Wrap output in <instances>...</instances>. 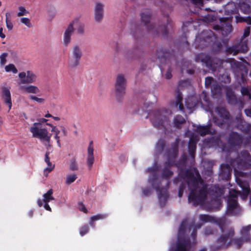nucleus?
Instances as JSON below:
<instances>
[{"label": "nucleus", "instance_id": "nucleus-37", "mask_svg": "<svg viewBox=\"0 0 251 251\" xmlns=\"http://www.w3.org/2000/svg\"><path fill=\"white\" fill-rule=\"evenodd\" d=\"M50 152L47 151L45 154V161L47 163L48 167L45 169V171H47L49 172H50L52 171L54 167V165H52L51 162H50V158L49 157Z\"/></svg>", "mask_w": 251, "mask_h": 251}, {"label": "nucleus", "instance_id": "nucleus-4", "mask_svg": "<svg viewBox=\"0 0 251 251\" xmlns=\"http://www.w3.org/2000/svg\"><path fill=\"white\" fill-rule=\"evenodd\" d=\"M187 225L186 220H184L181 222L176 244L171 246L170 251H189L191 248L190 239L185 236Z\"/></svg>", "mask_w": 251, "mask_h": 251}, {"label": "nucleus", "instance_id": "nucleus-42", "mask_svg": "<svg viewBox=\"0 0 251 251\" xmlns=\"http://www.w3.org/2000/svg\"><path fill=\"white\" fill-rule=\"evenodd\" d=\"M53 194L52 189H50L48 191V192L43 195L44 202H49L50 200H53L54 199L52 197Z\"/></svg>", "mask_w": 251, "mask_h": 251}, {"label": "nucleus", "instance_id": "nucleus-2", "mask_svg": "<svg viewBox=\"0 0 251 251\" xmlns=\"http://www.w3.org/2000/svg\"><path fill=\"white\" fill-rule=\"evenodd\" d=\"M246 173L242 171H238L235 169V179L237 184L241 188V192L236 191L234 193H230L227 198L226 213L230 216L239 215L241 213V208L237 201V194L247 196L250 192V185L248 181L245 180Z\"/></svg>", "mask_w": 251, "mask_h": 251}, {"label": "nucleus", "instance_id": "nucleus-44", "mask_svg": "<svg viewBox=\"0 0 251 251\" xmlns=\"http://www.w3.org/2000/svg\"><path fill=\"white\" fill-rule=\"evenodd\" d=\"M211 93L214 96L219 95L221 94V88L217 84H213L211 87Z\"/></svg>", "mask_w": 251, "mask_h": 251}, {"label": "nucleus", "instance_id": "nucleus-15", "mask_svg": "<svg viewBox=\"0 0 251 251\" xmlns=\"http://www.w3.org/2000/svg\"><path fill=\"white\" fill-rule=\"evenodd\" d=\"M243 140L244 138L242 135L237 132L232 131L228 136L227 142L231 146L239 147L241 146Z\"/></svg>", "mask_w": 251, "mask_h": 251}, {"label": "nucleus", "instance_id": "nucleus-27", "mask_svg": "<svg viewBox=\"0 0 251 251\" xmlns=\"http://www.w3.org/2000/svg\"><path fill=\"white\" fill-rule=\"evenodd\" d=\"M197 138L195 136H191L190 137L189 141L188 144L189 154L191 158L195 157L196 148H197Z\"/></svg>", "mask_w": 251, "mask_h": 251}, {"label": "nucleus", "instance_id": "nucleus-30", "mask_svg": "<svg viewBox=\"0 0 251 251\" xmlns=\"http://www.w3.org/2000/svg\"><path fill=\"white\" fill-rule=\"evenodd\" d=\"M216 112L220 117L224 120H228L230 118V115L229 112L224 107H216Z\"/></svg>", "mask_w": 251, "mask_h": 251}, {"label": "nucleus", "instance_id": "nucleus-11", "mask_svg": "<svg viewBox=\"0 0 251 251\" xmlns=\"http://www.w3.org/2000/svg\"><path fill=\"white\" fill-rule=\"evenodd\" d=\"M33 137L39 138L41 140H45L49 143L50 136L48 135V131L46 128H41L40 123H34L30 128Z\"/></svg>", "mask_w": 251, "mask_h": 251}, {"label": "nucleus", "instance_id": "nucleus-49", "mask_svg": "<svg viewBox=\"0 0 251 251\" xmlns=\"http://www.w3.org/2000/svg\"><path fill=\"white\" fill-rule=\"evenodd\" d=\"M241 92L243 96H247L249 100H251V93L248 88L242 87L241 89Z\"/></svg>", "mask_w": 251, "mask_h": 251}, {"label": "nucleus", "instance_id": "nucleus-54", "mask_svg": "<svg viewBox=\"0 0 251 251\" xmlns=\"http://www.w3.org/2000/svg\"><path fill=\"white\" fill-rule=\"evenodd\" d=\"M8 56V53L3 52L0 55V64L1 65L3 66L6 63V57Z\"/></svg>", "mask_w": 251, "mask_h": 251}, {"label": "nucleus", "instance_id": "nucleus-31", "mask_svg": "<svg viewBox=\"0 0 251 251\" xmlns=\"http://www.w3.org/2000/svg\"><path fill=\"white\" fill-rule=\"evenodd\" d=\"M20 89L29 94H37L40 92L39 89L34 85H22L20 86Z\"/></svg>", "mask_w": 251, "mask_h": 251}, {"label": "nucleus", "instance_id": "nucleus-39", "mask_svg": "<svg viewBox=\"0 0 251 251\" xmlns=\"http://www.w3.org/2000/svg\"><path fill=\"white\" fill-rule=\"evenodd\" d=\"M176 105L179 106V108L180 111H183L184 107L182 103V94L179 90L177 92Z\"/></svg>", "mask_w": 251, "mask_h": 251}, {"label": "nucleus", "instance_id": "nucleus-14", "mask_svg": "<svg viewBox=\"0 0 251 251\" xmlns=\"http://www.w3.org/2000/svg\"><path fill=\"white\" fill-rule=\"evenodd\" d=\"M82 56V52L81 49L78 46H75L73 49L72 55L69 59V65L71 67L77 66L79 64Z\"/></svg>", "mask_w": 251, "mask_h": 251}, {"label": "nucleus", "instance_id": "nucleus-35", "mask_svg": "<svg viewBox=\"0 0 251 251\" xmlns=\"http://www.w3.org/2000/svg\"><path fill=\"white\" fill-rule=\"evenodd\" d=\"M185 119L181 115H177L174 118V126L178 129L181 128V125L185 124Z\"/></svg>", "mask_w": 251, "mask_h": 251}, {"label": "nucleus", "instance_id": "nucleus-57", "mask_svg": "<svg viewBox=\"0 0 251 251\" xmlns=\"http://www.w3.org/2000/svg\"><path fill=\"white\" fill-rule=\"evenodd\" d=\"M29 99L31 100H35L38 103H42L45 101V100L43 98H39L35 96L30 95L29 96Z\"/></svg>", "mask_w": 251, "mask_h": 251}, {"label": "nucleus", "instance_id": "nucleus-50", "mask_svg": "<svg viewBox=\"0 0 251 251\" xmlns=\"http://www.w3.org/2000/svg\"><path fill=\"white\" fill-rule=\"evenodd\" d=\"M240 9L245 14H248L250 12L251 7L249 4L243 3L240 4Z\"/></svg>", "mask_w": 251, "mask_h": 251}, {"label": "nucleus", "instance_id": "nucleus-63", "mask_svg": "<svg viewBox=\"0 0 251 251\" xmlns=\"http://www.w3.org/2000/svg\"><path fill=\"white\" fill-rule=\"evenodd\" d=\"M78 205L79 207L80 210L83 211V212L86 213L87 212V210L86 208L85 205L81 202H78Z\"/></svg>", "mask_w": 251, "mask_h": 251}, {"label": "nucleus", "instance_id": "nucleus-21", "mask_svg": "<svg viewBox=\"0 0 251 251\" xmlns=\"http://www.w3.org/2000/svg\"><path fill=\"white\" fill-rule=\"evenodd\" d=\"M212 124L211 123L206 126H198L196 127V132L201 136H204L207 134H215L216 131L215 130H211Z\"/></svg>", "mask_w": 251, "mask_h": 251}, {"label": "nucleus", "instance_id": "nucleus-43", "mask_svg": "<svg viewBox=\"0 0 251 251\" xmlns=\"http://www.w3.org/2000/svg\"><path fill=\"white\" fill-rule=\"evenodd\" d=\"M226 120H224V119H220L216 117L213 118V121L214 124L221 128H224L226 125Z\"/></svg>", "mask_w": 251, "mask_h": 251}, {"label": "nucleus", "instance_id": "nucleus-17", "mask_svg": "<svg viewBox=\"0 0 251 251\" xmlns=\"http://www.w3.org/2000/svg\"><path fill=\"white\" fill-rule=\"evenodd\" d=\"M228 18H221L220 19V21L222 24L221 26L216 25L215 26V29H220L223 35H227L232 31L233 28L230 23L228 22Z\"/></svg>", "mask_w": 251, "mask_h": 251}, {"label": "nucleus", "instance_id": "nucleus-16", "mask_svg": "<svg viewBox=\"0 0 251 251\" xmlns=\"http://www.w3.org/2000/svg\"><path fill=\"white\" fill-rule=\"evenodd\" d=\"M179 139L177 138L171 145L166 153L167 160L166 161H175L178 154Z\"/></svg>", "mask_w": 251, "mask_h": 251}, {"label": "nucleus", "instance_id": "nucleus-62", "mask_svg": "<svg viewBox=\"0 0 251 251\" xmlns=\"http://www.w3.org/2000/svg\"><path fill=\"white\" fill-rule=\"evenodd\" d=\"M217 49L214 50L216 52H219L223 47L222 44L221 42H217L215 44Z\"/></svg>", "mask_w": 251, "mask_h": 251}, {"label": "nucleus", "instance_id": "nucleus-38", "mask_svg": "<svg viewBox=\"0 0 251 251\" xmlns=\"http://www.w3.org/2000/svg\"><path fill=\"white\" fill-rule=\"evenodd\" d=\"M213 223H216L219 226L222 232H224V227L226 224V219L225 218L219 219H215L214 218V221Z\"/></svg>", "mask_w": 251, "mask_h": 251}, {"label": "nucleus", "instance_id": "nucleus-48", "mask_svg": "<svg viewBox=\"0 0 251 251\" xmlns=\"http://www.w3.org/2000/svg\"><path fill=\"white\" fill-rule=\"evenodd\" d=\"M5 16H6L5 20H6L7 28L9 30H11L13 28V24L12 23V22H11V20L10 19V14L8 12H7L5 14Z\"/></svg>", "mask_w": 251, "mask_h": 251}, {"label": "nucleus", "instance_id": "nucleus-33", "mask_svg": "<svg viewBox=\"0 0 251 251\" xmlns=\"http://www.w3.org/2000/svg\"><path fill=\"white\" fill-rule=\"evenodd\" d=\"M208 191L210 194L214 195L216 197H221L224 193L223 189L216 185L211 186L208 189Z\"/></svg>", "mask_w": 251, "mask_h": 251}, {"label": "nucleus", "instance_id": "nucleus-8", "mask_svg": "<svg viewBox=\"0 0 251 251\" xmlns=\"http://www.w3.org/2000/svg\"><path fill=\"white\" fill-rule=\"evenodd\" d=\"M126 80L123 75H119L115 84V92L116 100L122 101L126 93Z\"/></svg>", "mask_w": 251, "mask_h": 251}, {"label": "nucleus", "instance_id": "nucleus-28", "mask_svg": "<svg viewBox=\"0 0 251 251\" xmlns=\"http://www.w3.org/2000/svg\"><path fill=\"white\" fill-rule=\"evenodd\" d=\"M156 55L157 58L159 59L161 62H165L168 58L171 57L172 53L170 51H168L163 48H160L157 50Z\"/></svg>", "mask_w": 251, "mask_h": 251}, {"label": "nucleus", "instance_id": "nucleus-47", "mask_svg": "<svg viewBox=\"0 0 251 251\" xmlns=\"http://www.w3.org/2000/svg\"><path fill=\"white\" fill-rule=\"evenodd\" d=\"M77 178V176L75 174L68 175L66 176V183L68 185L74 182Z\"/></svg>", "mask_w": 251, "mask_h": 251}, {"label": "nucleus", "instance_id": "nucleus-52", "mask_svg": "<svg viewBox=\"0 0 251 251\" xmlns=\"http://www.w3.org/2000/svg\"><path fill=\"white\" fill-rule=\"evenodd\" d=\"M185 179L186 181V179ZM186 183L188 185L187 182L186 181V183L185 182L181 183L179 187V189H178V196L180 198H181L183 195L184 190L186 188Z\"/></svg>", "mask_w": 251, "mask_h": 251}, {"label": "nucleus", "instance_id": "nucleus-46", "mask_svg": "<svg viewBox=\"0 0 251 251\" xmlns=\"http://www.w3.org/2000/svg\"><path fill=\"white\" fill-rule=\"evenodd\" d=\"M5 70L6 72H12L15 74L18 73V70L13 64H9L5 67Z\"/></svg>", "mask_w": 251, "mask_h": 251}, {"label": "nucleus", "instance_id": "nucleus-5", "mask_svg": "<svg viewBox=\"0 0 251 251\" xmlns=\"http://www.w3.org/2000/svg\"><path fill=\"white\" fill-rule=\"evenodd\" d=\"M195 61L197 62L203 63L208 69L212 71H216L223 65V60L221 59L216 57H211L203 53L197 54L195 57Z\"/></svg>", "mask_w": 251, "mask_h": 251}, {"label": "nucleus", "instance_id": "nucleus-36", "mask_svg": "<svg viewBox=\"0 0 251 251\" xmlns=\"http://www.w3.org/2000/svg\"><path fill=\"white\" fill-rule=\"evenodd\" d=\"M107 217V215L106 214H98L96 215L93 216L91 217L90 219V225L92 227H94L95 226L94 221L99 220H102L106 218Z\"/></svg>", "mask_w": 251, "mask_h": 251}, {"label": "nucleus", "instance_id": "nucleus-23", "mask_svg": "<svg viewBox=\"0 0 251 251\" xmlns=\"http://www.w3.org/2000/svg\"><path fill=\"white\" fill-rule=\"evenodd\" d=\"M1 98L4 103L7 105L10 110L12 107L11 93L9 88L3 87L1 90Z\"/></svg>", "mask_w": 251, "mask_h": 251}, {"label": "nucleus", "instance_id": "nucleus-20", "mask_svg": "<svg viewBox=\"0 0 251 251\" xmlns=\"http://www.w3.org/2000/svg\"><path fill=\"white\" fill-rule=\"evenodd\" d=\"M174 163L172 161H165L164 163V168L162 171V177L166 179H169L174 174L171 168L174 166Z\"/></svg>", "mask_w": 251, "mask_h": 251}, {"label": "nucleus", "instance_id": "nucleus-56", "mask_svg": "<svg viewBox=\"0 0 251 251\" xmlns=\"http://www.w3.org/2000/svg\"><path fill=\"white\" fill-rule=\"evenodd\" d=\"M214 81V78L211 76H207L205 79V86L206 88L211 86L212 82Z\"/></svg>", "mask_w": 251, "mask_h": 251}, {"label": "nucleus", "instance_id": "nucleus-12", "mask_svg": "<svg viewBox=\"0 0 251 251\" xmlns=\"http://www.w3.org/2000/svg\"><path fill=\"white\" fill-rule=\"evenodd\" d=\"M248 50V40H240L238 44L231 47H227L226 52L227 54L235 55L239 52H246Z\"/></svg>", "mask_w": 251, "mask_h": 251}, {"label": "nucleus", "instance_id": "nucleus-40", "mask_svg": "<svg viewBox=\"0 0 251 251\" xmlns=\"http://www.w3.org/2000/svg\"><path fill=\"white\" fill-rule=\"evenodd\" d=\"M244 243H246L244 241V240L241 237L235 238L231 239V244H234L236 245L237 249H239L241 248L242 246L243 245Z\"/></svg>", "mask_w": 251, "mask_h": 251}, {"label": "nucleus", "instance_id": "nucleus-59", "mask_svg": "<svg viewBox=\"0 0 251 251\" xmlns=\"http://www.w3.org/2000/svg\"><path fill=\"white\" fill-rule=\"evenodd\" d=\"M88 155L94 156V149L93 146V142L91 141L89 144L88 148Z\"/></svg>", "mask_w": 251, "mask_h": 251}, {"label": "nucleus", "instance_id": "nucleus-55", "mask_svg": "<svg viewBox=\"0 0 251 251\" xmlns=\"http://www.w3.org/2000/svg\"><path fill=\"white\" fill-rule=\"evenodd\" d=\"M94 162V156L88 155L87 158V164L89 167V169H91L92 167L93 164Z\"/></svg>", "mask_w": 251, "mask_h": 251}, {"label": "nucleus", "instance_id": "nucleus-53", "mask_svg": "<svg viewBox=\"0 0 251 251\" xmlns=\"http://www.w3.org/2000/svg\"><path fill=\"white\" fill-rule=\"evenodd\" d=\"M89 230V226L87 225H85L80 227L79 229V234L81 236H83L87 233Z\"/></svg>", "mask_w": 251, "mask_h": 251}, {"label": "nucleus", "instance_id": "nucleus-6", "mask_svg": "<svg viewBox=\"0 0 251 251\" xmlns=\"http://www.w3.org/2000/svg\"><path fill=\"white\" fill-rule=\"evenodd\" d=\"M74 25H77L76 30L78 34L82 35L85 31L84 24L80 22L79 18L75 19L68 25L65 31L63 42L65 46H67L71 41V37L74 31Z\"/></svg>", "mask_w": 251, "mask_h": 251}, {"label": "nucleus", "instance_id": "nucleus-9", "mask_svg": "<svg viewBox=\"0 0 251 251\" xmlns=\"http://www.w3.org/2000/svg\"><path fill=\"white\" fill-rule=\"evenodd\" d=\"M217 239V242L219 245L216 247L217 250L227 248L231 245V239L233 237L235 232L233 227L229 228L226 233L223 232Z\"/></svg>", "mask_w": 251, "mask_h": 251}, {"label": "nucleus", "instance_id": "nucleus-58", "mask_svg": "<svg viewBox=\"0 0 251 251\" xmlns=\"http://www.w3.org/2000/svg\"><path fill=\"white\" fill-rule=\"evenodd\" d=\"M251 28L250 26L246 27L244 31V34L240 40L244 39L246 40L245 38L248 37L250 33Z\"/></svg>", "mask_w": 251, "mask_h": 251}, {"label": "nucleus", "instance_id": "nucleus-61", "mask_svg": "<svg viewBox=\"0 0 251 251\" xmlns=\"http://www.w3.org/2000/svg\"><path fill=\"white\" fill-rule=\"evenodd\" d=\"M19 9L20 11L18 13L17 15L19 17H21L22 16L25 15L26 13H28V11L26 10V9L22 6H20L19 7Z\"/></svg>", "mask_w": 251, "mask_h": 251}, {"label": "nucleus", "instance_id": "nucleus-22", "mask_svg": "<svg viewBox=\"0 0 251 251\" xmlns=\"http://www.w3.org/2000/svg\"><path fill=\"white\" fill-rule=\"evenodd\" d=\"M232 170L227 164H222L221 165V171L219 177L221 179L225 180H228L231 177Z\"/></svg>", "mask_w": 251, "mask_h": 251}, {"label": "nucleus", "instance_id": "nucleus-13", "mask_svg": "<svg viewBox=\"0 0 251 251\" xmlns=\"http://www.w3.org/2000/svg\"><path fill=\"white\" fill-rule=\"evenodd\" d=\"M157 179V176L156 174H153L152 176L149 179V182L154 188L158 194V197L160 202L163 201L165 203L168 198V191L167 190L160 188L159 185H155V182Z\"/></svg>", "mask_w": 251, "mask_h": 251}, {"label": "nucleus", "instance_id": "nucleus-60", "mask_svg": "<svg viewBox=\"0 0 251 251\" xmlns=\"http://www.w3.org/2000/svg\"><path fill=\"white\" fill-rule=\"evenodd\" d=\"M21 21L22 23L24 24L27 27H30L31 26V23L30 20L27 18H22L21 19Z\"/></svg>", "mask_w": 251, "mask_h": 251}, {"label": "nucleus", "instance_id": "nucleus-7", "mask_svg": "<svg viewBox=\"0 0 251 251\" xmlns=\"http://www.w3.org/2000/svg\"><path fill=\"white\" fill-rule=\"evenodd\" d=\"M150 118L153 126L156 128H165V125L169 122V118L163 114V112L157 110L149 113L146 117V119Z\"/></svg>", "mask_w": 251, "mask_h": 251}, {"label": "nucleus", "instance_id": "nucleus-51", "mask_svg": "<svg viewBox=\"0 0 251 251\" xmlns=\"http://www.w3.org/2000/svg\"><path fill=\"white\" fill-rule=\"evenodd\" d=\"M69 169L72 171H77L78 170V167L75 158H72L71 160Z\"/></svg>", "mask_w": 251, "mask_h": 251}, {"label": "nucleus", "instance_id": "nucleus-3", "mask_svg": "<svg viewBox=\"0 0 251 251\" xmlns=\"http://www.w3.org/2000/svg\"><path fill=\"white\" fill-rule=\"evenodd\" d=\"M151 13L150 10L141 13V20L144 25L146 26L147 30L154 35L161 34L163 37H166L168 35L169 30L173 27L172 20L167 17L166 25H158L150 24Z\"/></svg>", "mask_w": 251, "mask_h": 251}, {"label": "nucleus", "instance_id": "nucleus-25", "mask_svg": "<svg viewBox=\"0 0 251 251\" xmlns=\"http://www.w3.org/2000/svg\"><path fill=\"white\" fill-rule=\"evenodd\" d=\"M104 5L100 2H97L94 9V18L97 22H100L103 17Z\"/></svg>", "mask_w": 251, "mask_h": 251}, {"label": "nucleus", "instance_id": "nucleus-64", "mask_svg": "<svg viewBox=\"0 0 251 251\" xmlns=\"http://www.w3.org/2000/svg\"><path fill=\"white\" fill-rule=\"evenodd\" d=\"M143 194L144 196H147L151 194V191L150 188H145L143 190Z\"/></svg>", "mask_w": 251, "mask_h": 251}, {"label": "nucleus", "instance_id": "nucleus-32", "mask_svg": "<svg viewBox=\"0 0 251 251\" xmlns=\"http://www.w3.org/2000/svg\"><path fill=\"white\" fill-rule=\"evenodd\" d=\"M131 33L135 38H138L139 36L142 35V31L141 26L136 24H132L131 25Z\"/></svg>", "mask_w": 251, "mask_h": 251}, {"label": "nucleus", "instance_id": "nucleus-1", "mask_svg": "<svg viewBox=\"0 0 251 251\" xmlns=\"http://www.w3.org/2000/svg\"><path fill=\"white\" fill-rule=\"evenodd\" d=\"M187 161V156L184 153L178 161H173L175 164L174 166L180 170L178 176L182 179H186L190 191L188 196L189 202H192L194 206H197L202 204L207 199V185L204 182L197 169L194 170L195 176L191 169L183 170V168L186 166Z\"/></svg>", "mask_w": 251, "mask_h": 251}, {"label": "nucleus", "instance_id": "nucleus-19", "mask_svg": "<svg viewBox=\"0 0 251 251\" xmlns=\"http://www.w3.org/2000/svg\"><path fill=\"white\" fill-rule=\"evenodd\" d=\"M215 34L211 30H204L200 35L201 42H203L204 46H207L211 44L215 39Z\"/></svg>", "mask_w": 251, "mask_h": 251}, {"label": "nucleus", "instance_id": "nucleus-24", "mask_svg": "<svg viewBox=\"0 0 251 251\" xmlns=\"http://www.w3.org/2000/svg\"><path fill=\"white\" fill-rule=\"evenodd\" d=\"M238 123L236 126V127L241 131L242 132L249 134L251 132V125L247 123L241 119V118L237 117L236 118Z\"/></svg>", "mask_w": 251, "mask_h": 251}, {"label": "nucleus", "instance_id": "nucleus-18", "mask_svg": "<svg viewBox=\"0 0 251 251\" xmlns=\"http://www.w3.org/2000/svg\"><path fill=\"white\" fill-rule=\"evenodd\" d=\"M20 78V83L29 84L32 83L36 79V75L31 71H27L26 73L23 72L19 74Z\"/></svg>", "mask_w": 251, "mask_h": 251}, {"label": "nucleus", "instance_id": "nucleus-29", "mask_svg": "<svg viewBox=\"0 0 251 251\" xmlns=\"http://www.w3.org/2000/svg\"><path fill=\"white\" fill-rule=\"evenodd\" d=\"M225 13L227 15H232L237 13L238 8L236 4L234 2H229L225 6Z\"/></svg>", "mask_w": 251, "mask_h": 251}, {"label": "nucleus", "instance_id": "nucleus-26", "mask_svg": "<svg viewBox=\"0 0 251 251\" xmlns=\"http://www.w3.org/2000/svg\"><path fill=\"white\" fill-rule=\"evenodd\" d=\"M251 225L243 226L240 231L241 238L244 240L246 243H251Z\"/></svg>", "mask_w": 251, "mask_h": 251}, {"label": "nucleus", "instance_id": "nucleus-45", "mask_svg": "<svg viewBox=\"0 0 251 251\" xmlns=\"http://www.w3.org/2000/svg\"><path fill=\"white\" fill-rule=\"evenodd\" d=\"M166 145L165 141L164 139H160L156 144V149L159 152H162L164 149Z\"/></svg>", "mask_w": 251, "mask_h": 251}, {"label": "nucleus", "instance_id": "nucleus-41", "mask_svg": "<svg viewBox=\"0 0 251 251\" xmlns=\"http://www.w3.org/2000/svg\"><path fill=\"white\" fill-rule=\"evenodd\" d=\"M199 218L200 220L204 223H213L214 221V217L206 214H201Z\"/></svg>", "mask_w": 251, "mask_h": 251}, {"label": "nucleus", "instance_id": "nucleus-10", "mask_svg": "<svg viewBox=\"0 0 251 251\" xmlns=\"http://www.w3.org/2000/svg\"><path fill=\"white\" fill-rule=\"evenodd\" d=\"M251 156L249 152L244 150L241 152L240 156L235 159L237 167L239 169L246 170L251 168Z\"/></svg>", "mask_w": 251, "mask_h": 251}, {"label": "nucleus", "instance_id": "nucleus-34", "mask_svg": "<svg viewBox=\"0 0 251 251\" xmlns=\"http://www.w3.org/2000/svg\"><path fill=\"white\" fill-rule=\"evenodd\" d=\"M226 97L228 103L234 105L237 103V100L234 92L230 89H227L226 91Z\"/></svg>", "mask_w": 251, "mask_h": 251}]
</instances>
